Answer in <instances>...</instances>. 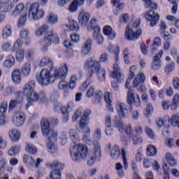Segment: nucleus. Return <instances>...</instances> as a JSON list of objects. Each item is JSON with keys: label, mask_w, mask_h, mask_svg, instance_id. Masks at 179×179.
<instances>
[{"label": "nucleus", "mask_w": 179, "mask_h": 179, "mask_svg": "<svg viewBox=\"0 0 179 179\" xmlns=\"http://www.w3.org/2000/svg\"><path fill=\"white\" fill-rule=\"evenodd\" d=\"M136 97V98H135ZM127 102L129 106L135 104L136 107H141V98L138 94H134V90L131 88H129L127 92Z\"/></svg>", "instance_id": "11"}, {"label": "nucleus", "mask_w": 179, "mask_h": 179, "mask_svg": "<svg viewBox=\"0 0 179 179\" xmlns=\"http://www.w3.org/2000/svg\"><path fill=\"white\" fill-rule=\"evenodd\" d=\"M94 72H95L100 82H104L106 80V69L101 68V64L94 71Z\"/></svg>", "instance_id": "20"}, {"label": "nucleus", "mask_w": 179, "mask_h": 179, "mask_svg": "<svg viewBox=\"0 0 179 179\" xmlns=\"http://www.w3.org/2000/svg\"><path fill=\"white\" fill-rule=\"evenodd\" d=\"M55 142L52 139H48V150L50 153H55L57 152V146Z\"/></svg>", "instance_id": "38"}, {"label": "nucleus", "mask_w": 179, "mask_h": 179, "mask_svg": "<svg viewBox=\"0 0 179 179\" xmlns=\"http://www.w3.org/2000/svg\"><path fill=\"white\" fill-rule=\"evenodd\" d=\"M59 89L66 94L68 93V81L65 80H61L59 83Z\"/></svg>", "instance_id": "46"}, {"label": "nucleus", "mask_w": 179, "mask_h": 179, "mask_svg": "<svg viewBox=\"0 0 179 179\" xmlns=\"http://www.w3.org/2000/svg\"><path fill=\"white\" fill-rule=\"evenodd\" d=\"M22 45H23V41H22V39H17L10 49L11 52H15V51H16L17 48H20V47H22Z\"/></svg>", "instance_id": "48"}, {"label": "nucleus", "mask_w": 179, "mask_h": 179, "mask_svg": "<svg viewBox=\"0 0 179 179\" xmlns=\"http://www.w3.org/2000/svg\"><path fill=\"white\" fill-rule=\"evenodd\" d=\"M37 82L41 86H47L51 85L55 82V76L52 67H50V70L43 69L41 73L36 76Z\"/></svg>", "instance_id": "2"}, {"label": "nucleus", "mask_w": 179, "mask_h": 179, "mask_svg": "<svg viewBox=\"0 0 179 179\" xmlns=\"http://www.w3.org/2000/svg\"><path fill=\"white\" fill-rule=\"evenodd\" d=\"M12 34V27L10 25L7 24L4 29H3L2 36L3 38H8V37H10Z\"/></svg>", "instance_id": "45"}, {"label": "nucleus", "mask_w": 179, "mask_h": 179, "mask_svg": "<svg viewBox=\"0 0 179 179\" xmlns=\"http://www.w3.org/2000/svg\"><path fill=\"white\" fill-rule=\"evenodd\" d=\"M78 5H79L78 3V0H74L70 5L69 8V12H71V13H73L74 12H76V10H78Z\"/></svg>", "instance_id": "58"}, {"label": "nucleus", "mask_w": 179, "mask_h": 179, "mask_svg": "<svg viewBox=\"0 0 179 179\" xmlns=\"http://www.w3.org/2000/svg\"><path fill=\"white\" fill-rule=\"evenodd\" d=\"M31 70V65H30L29 63H25L21 69V73H22L23 76H29V75H30Z\"/></svg>", "instance_id": "36"}, {"label": "nucleus", "mask_w": 179, "mask_h": 179, "mask_svg": "<svg viewBox=\"0 0 179 179\" xmlns=\"http://www.w3.org/2000/svg\"><path fill=\"white\" fill-rule=\"evenodd\" d=\"M145 2V8H150V9H157V3L152 2V0H143Z\"/></svg>", "instance_id": "53"}, {"label": "nucleus", "mask_w": 179, "mask_h": 179, "mask_svg": "<svg viewBox=\"0 0 179 179\" xmlns=\"http://www.w3.org/2000/svg\"><path fill=\"white\" fill-rule=\"evenodd\" d=\"M15 59L17 62H23L24 59V49H19L15 54Z\"/></svg>", "instance_id": "43"}, {"label": "nucleus", "mask_w": 179, "mask_h": 179, "mask_svg": "<svg viewBox=\"0 0 179 179\" xmlns=\"http://www.w3.org/2000/svg\"><path fill=\"white\" fill-rule=\"evenodd\" d=\"M52 43L53 44H59L60 43L58 34L54 30H51L46 33L44 36L43 41L39 43L41 51L43 52L47 51L48 47H50Z\"/></svg>", "instance_id": "3"}, {"label": "nucleus", "mask_w": 179, "mask_h": 179, "mask_svg": "<svg viewBox=\"0 0 179 179\" xmlns=\"http://www.w3.org/2000/svg\"><path fill=\"white\" fill-rule=\"evenodd\" d=\"M145 74L143 73H140L138 75H137L135 78V79L133 81V87H139L143 82H145Z\"/></svg>", "instance_id": "24"}, {"label": "nucleus", "mask_w": 179, "mask_h": 179, "mask_svg": "<svg viewBox=\"0 0 179 179\" xmlns=\"http://www.w3.org/2000/svg\"><path fill=\"white\" fill-rule=\"evenodd\" d=\"M113 126L114 128H117L118 129L119 132H124L125 129H124V122H122L120 119H115L113 120Z\"/></svg>", "instance_id": "30"}, {"label": "nucleus", "mask_w": 179, "mask_h": 179, "mask_svg": "<svg viewBox=\"0 0 179 179\" xmlns=\"http://www.w3.org/2000/svg\"><path fill=\"white\" fill-rule=\"evenodd\" d=\"M141 34L142 30L140 29H137L135 32L128 27L126 28L125 38L129 41H135L136 40H138Z\"/></svg>", "instance_id": "15"}, {"label": "nucleus", "mask_w": 179, "mask_h": 179, "mask_svg": "<svg viewBox=\"0 0 179 179\" xmlns=\"http://www.w3.org/2000/svg\"><path fill=\"white\" fill-rule=\"evenodd\" d=\"M102 97L103 93L101 91H96L92 99V102L94 104H100V103H101Z\"/></svg>", "instance_id": "40"}, {"label": "nucleus", "mask_w": 179, "mask_h": 179, "mask_svg": "<svg viewBox=\"0 0 179 179\" xmlns=\"http://www.w3.org/2000/svg\"><path fill=\"white\" fill-rule=\"evenodd\" d=\"M99 62H103V64H108V54L106 52L102 53L99 58Z\"/></svg>", "instance_id": "60"}, {"label": "nucleus", "mask_w": 179, "mask_h": 179, "mask_svg": "<svg viewBox=\"0 0 179 179\" xmlns=\"http://www.w3.org/2000/svg\"><path fill=\"white\" fill-rule=\"evenodd\" d=\"M23 162L24 163H28L31 166V165H34V163H36V158L33 157H30L28 155H24V157H23Z\"/></svg>", "instance_id": "50"}, {"label": "nucleus", "mask_w": 179, "mask_h": 179, "mask_svg": "<svg viewBox=\"0 0 179 179\" xmlns=\"http://www.w3.org/2000/svg\"><path fill=\"white\" fill-rule=\"evenodd\" d=\"M53 72L55 75V80L56 79H61V80H65L68 76V66L64 64L63 66L57 70H55Z\"/></svg>", "instance_id": "16"}, {"label": "nucleus", "mask_w": 179, "mask_h": 179, "mask_svg": "<svg viewBox=\"0 0 179 179\" xmlns=\"http://www.w3.org/2000/svg\"><path fill=\"white\" fill-rule=\"evenodd\" d=\"M121 156V151L118 145H114L110 150V157L113 160H117Z\"/></svg>", "instance_id": "27"}, {"label": "nucleus", "mask_w": 179, "mask_h": 179, "mask_svg": "<svg viewBox=\"0 0 179 179\" xmlns=\"http://www.w3.org/2000/svg\"><path fill=\"white\" fill-rule=\"evenodd\" d=\"M104 99L106 103H107L106 108L110 113H114V108H113V105H111V93L106 92L104 94Z\"/></svg>", "instance_id": "28"}, {"label": "nucleus", "mask_w": 179, "mask_h": 179, "mask_svg": "<svg viewBox=\"0 0 179 179\" xmlns=\"http://www.w3.org/2000/svg\"><path fill=\"white\" fill-rule=\"evenodd\" d=\"M100 65L99 60L93 59L92 58L87 59L84 64L83 68L85 71H90L87 74V78L91 79L94 75V71H96Z\"/></svg>", "instance_id": "8"}, {"label": "nucleus", "mask_w": 179, "mask_h": 179, "mask_svg": "<svg viewBox=\"0 0 179 179\" xmlns=\"http://www.w3.org/2000/svg\"><path fill=\"white\" fill-rule=\"evenodd\" d=\"M76 80H78V77L76 76H72L70 79V83H69V87L71 90H73L76 86Z\"/></svg>", "instance_id": "56"}, {"label": "nucleus", "mask_w": 179, "mask_h": 179, "mask_svg": "<svg viewBox=\"0 0 179 179\" xmlns=\"http://www.w3.org/2000/svg\"><path fill=\"white\" fill-rule=\"evenodd\" d=\"M162 169L164 171V179H170V173H169V171H170V169L166 165V164H164L162 165Z\"/></svg>", "instance_id": "57"}, {"label": "nucleus", "mask_w": 179, "mask_h": 179, "mask_svg": "<svg viewBox=\"0 0 179 179\" xmlns=\"http://www.w3.org/2000/svg\"><path fill=\"white\" fill-rule=\"evenodd\" d=\"M15 65V57L13 55H8L3 62L4 68H12Z\"/></svg>", "instance_id": "31"}, {"label": "nucleus", "mask_w": 179, "mask_h": 179, "mask_svg": "<svg viewBox=\"0 0 179 179\" xmlns=\"http://www.w3.org/2000/svg\"><path fill=\"white\" fill-rule=\"evenodd\" d=\"M108 51L113 54H120V46H114L113 44L109 43L108 46Z\"/></svg>", "instance_id": "54"}, {"label": "nucleus", "mask_w": 179, "mask_h": 179, "mask_svg": "<svg viewBox=\"0 0 179 179\" xmlns=\"http://www.w3.org/2000/svg\"><path fill=\"white\" fill-rule=\"evenodd\" d=\"M39 65L40 66H47V65H50V68H52V59L48 57H43L41 58Z\"/></svg>", "instance_id": "34"}, {"label": "nucleus", "mask_w": 179, "mask_h": 179, "mask_svg": "<svg viewBox=\"0 0 179 179\" xmlns=\"http://www.w3.org/2000/svg\"><path fill=\"white\" fill-rule=\"evenodd\" d=\"M69 27L71 31H79V24L73 19L69 20Z\"/></svg>", "instance_id": "39"}, {"label": "nucleus", "mask_w": 179, "mask_h": 179, "mask_svg": "<svg viewBox=\"0 0 179 179\" xmlns=\"http://www.w3.org/2000/svg\"><path fill=\"white\" fill-rule=\"evenodd\" d=\"M174 69H176V64L172 62L165 67L164 72L166 75H169V73H171Z\"/></svg>", "instance_id": "51"}, {"label": "nucleus", "mask_w": 179, "mask_h": 179, "mask_svg": "<svg viewBox=\"0 0 179 179\" xmlns=\"http://www.w3.org/2000/svg\"><path fill=\"white\" fill-rule=\"evenodd\" d=\"M41 125L42 135L48 137V139H52L53 142H57L58 134L57 131L51 129L48 120L45 118L41 119Z\"/></svg>", "instance_id": "4"}, {"label": "nucleus", "mask_w": 179, "mask_h": 179, "mask_svg": "<svg viewBox=\"0 0 179 179\" xmlns=\"http://www.w3.org/2000/svg\"><path fill=\"white\" fill-rule=\"evenodd\" d=\"M20 37L22 40L29 41L30 40V32L27 29H22L20 31Z\"/></svg>", "instance_id": "55"}, {"label": "nucleus", "mask_w": 179, "mask_h": 179, "mask_svg": "<svg viewBox=\"0 0 179 179\" xmlns=\"http://www.w3.org/2000/svg\"><path fill=\"white\" fill-rule=\"evenodd\" d=\"M55 110L58 113H62L64 115V120L68 121V108L66 106H55Z\"/></svg>", "instance_id": "41"}, {"label": "nucleus", "mask_w": 179, "mask_h": 179, "mask_svg": "<svg viewBox=\"0 0 179 179\" xmlns=\"http://www.w3.org/2000/svg\"><path fill=\"white\" fill-rule=\"evenodd\" d=\"M90 142L88 145H92L91 148H87L84 144H77L75 147L70 148V156L73 162L80 163L87 160V166H94L96 160H100L101 157V147L100 143Z\"/></svg>", "instance_id": "1"}, {"label": "nucleus", "mask_w": 179, "mask_h": 179, "mask_svg": "<svg viewBox=\"0 0 179 179\" xmlns=\"http://www.w3.org/2000/svg\"><path fill=\"white\" fill-rule=\"evenodd\" d=\"M90 24L91 27H87L88 31H94L92 34L94 40H96L99 45H101L103 43H104V38L102 36L101 34H100V27L97 26L94 18L91 20Z\"/></svg>", "instance_id": "5"}, {"label": "nucleus", "mask_w": 179, "mask_h": 179, "mask_svg": "<svg viewBox=\"0 0 179 179\" xmlns=\"http://www.w3.org/2000/svg\"><path fill=\"white\" fill-rule=\"evenodd\" d=\"M91 115L92 111L90 110H86L83 112V114L78 122L79 128L87 135H90V127H89V122H90V117Z\"/></svg>", "instance_id": "7"}, {"label": "nucleus", "mask_w": 179, "mask_h": 179, "mask_svg": "<svg viewBox=\"0 0 179 179\" xmlns=\"http://www.w3.org/2000/svg\"><path fill=\"white\" fill-rule=\"evenodd\" d=\"M103 34L105 36H107V37L110 40H114L115 38V36H117V34L115 31L113 30V28L107 25L103 28Z\"/></svg>", "instance_id": "23"}, {"label": "nucleus", "mask_w": 179, "mask_h": 179, "mask_svg": "<svg viewBox=\"0 0 179 179\" xmlns=\"http://www.w3.org/2000/svg\"><path fill=\"white\" fill-rule=\"evenodd\" d=\"M12 122L15 127H22L24 124V114L20 111L14 112Z\"/></svg>", "instance_id": "17"}, {"label": "nucleus", "mask_w": 179, "mask_h": 179, "mask_svg": "<svg viewBox=\"0 0 179 179\" xmlns=\"http://www.w3.org/2000/svg\"><path fill=\"white\" fill-rule=\"evenodd\" d=\"M93 44V41L92 39H87L81 50V52L83 55H87L89 52H90V50H92V45Z\"/></svg>", "instance_id": "22"}, {"label": "nucleus", "mask_w": 179, "mask_h": 179, "mask_svg": "<svg viewBox=\"0 0 179 179\" xmlns=\"http://www.w3.org/2000/svg\"><path fill=\"white\" fill-rule=\"evenodd\" d=\"M22 107H23L22 100L19 99H13L9 103L8 111H16V110H20Z\"/></svg>", "instance_id": "18"}, {"label": "nucleus", "mask_w": 179, "mask_h": 179, "mask_svg": "<svg viewBox=\"0 0 179 179\" xmlns=\"http://www.w3.org/2000/svg\"><path fill=\"white\" fill-rule=\"evenodd\" d=\"M34 87H36V82L31 80L24 86L22 89V94H27L31 92H34Z\"/></svg>", "instance_id": "21"}, {"label": "nucleus", "mask_w": 179, "mask_h": 179, "mask_svg": "<svg viewBox=\"0 0 179 179\" xmlns=\"http://www.w3.org/2000/svg\"><path fill=\"white\" fill-rule=\"evenodd\" d=\"M145 132H146L148 136H149L150 138V139L156 138V133H155V131H153V130H152V129H150V127L145 128Z\"/></svg>", "instance_id": "63"}, {"label": "nucleus", "mask_w": 179, "mask_h": 179, "mask_svg": "<svg viewBox=\"0 0 179 179\" xmlns=\"http://www.w3.org/2000/svg\"><path fill=\"white\" fill-rule=\"evenodd\" d=\"M50 167L53 171H61V170L65 169V165L61 162L55 161L50 164Z\"/></svg>", "instance_id": "32"}, {"label": "nucleus", "mask_w": 179, "mask_h": 179, "mask_svg": "<svg viewBox=\"0 0 179 179\" xmlns=\"http://www.w3.org/2000/svg\"><path fill=\"white\" fill-rule=\"evenodd\" d=\"M9 138L11 141H14L15 142H17L19 139H20L21 134L17 129H11L8 131Z\"/></svg>", "instance_id": "26"}, {"label": "nucleus", "mask_w": 179, "mask_h": 179, "mask_svg": "<svg viewBox=\"0 0 179 179\" xmlns=\"http://www.w3.org/2000/svg\"><path fill=\"white\" fill-rule=\"evenodd\" d=\"M26 150L28 153H31V155H35V153H37V148L31 143L27 144Z\"/></svg>", "instance_id": "52"}, {"label": "nucleus", "mask_w": 179, "mask_h": 179, "mask_svg": "<svg viewBox=\"0 0 179 179\" xmlns=\"http://www.w3.org/2000/svg\"><path fill=\"white\" fill-rule=\"evenodd\" d=\"M23 10H24V5L23 3H18L12 12V15L13 16H19Z\"/></svg>", "instance_id": "37"}, {"label": "nucleus", "mask_w": 179, "mask_h": 179, "mask_svg": "<svg viewBox=\"0 0 179 179\" xmlns=\"http://www.w3.org/2000/svg\"><path fill=\"white\" fill-rule=\"evenodd\" d=\"M11 78L14 83L19 85V83H20L22 81V73H20V70H14L11 73Z\"/></svg>", "instance_id": "25"}, {"label": "nucleus", "mask_w": 179, "mask_h": 179, "mask_svg": "<svg viewBox=\"0 0 179 179\" xmlns=\"http://www.w3.org/2000/svg\"><path fill=\"white\" fill-rule=\"evenodd\" d=\"M20 152V146L14 145L8 150V156H16V155L19 154Z\"/></svg>", "instance_id": "44"}, {"label": "nucleus", "mask_w": 179, "mask_h": 179, "mask_svg": "<svg viewBox=\"0 0 179 179\" xmlns=\"http://www.w3.org/2000/svg\"><path fill=\"white\" fill-rule=\"evenodd\" d=\"M12 8H13V6H12V3L9 1V0H7L0 4L1 12H10V10H12Z\"/></svg>", "instance_id": "29"}, {"label": "nucleus", "mask_w": 179, "mask_h": 179, "mask_svg": "<svg viewBox=\"0 0 179 179\" xmlns=\"http://www.w3.org/2000/svg\"><path fill=\"white\" fill-rule=\"evenodd\" d=\"M49 179H61V171H52L50 173Z\"/></svg>", "instance_id": "61"}, {"label": "nucleus", "mask_w": 179, "mask_h": 179, "mask_svg": "<svg viewBox=\"0 0 179 179\" xmlns=\"http://www.w3.org/2000/svg\"><path fill=\"white\" fill-rule=\"evenodd\" d=\"M6 110H8V103L3 102L0 106V126L5 125Z\"/></svg>", "instance_id": "19"}, {"label": "nucleus", "mask_w": 179, "mask_h": 179, "mask_svg": "<svg viewBox=\"0 0 179 179\" xmlns=\"http://www.w3.org/2000/svg\"><path fill=\"white\" fill-rule=\"evenodd\" d=\"M48 23L49 24H56V23H58V16L54 13H50L48 16Z\"/></svg>", "instance_id": "49"}, {"label": "nucleus", "mask_w": 179, "mask_h": 179, "mask_svg": "<svg viewBox=\"0 0 179 179\" xmlns=\"http://www.w3.org/2000/svg\"><path fill=\"white\" fill-rule=\"evenodd\" d=\"M160 68H162V60L154 59L151 64L152 71H159Z\"/></svg>", "instance_id": "47"}, {"label": "nucleus", "mask_w": 179, "mask_h": 179, "mask_svg": "<svg viewBox=\"0 0 179 179\" xmlns=\"http://www.w3.org/2000/svg\"><path fill=\"white\" fill-rule=\"evenodd\" d=\"M115 169L117 171L118 176L120 178L124 177V171L122 169H123L122 164H121V163L118 162L115 165Z\"/></svg>", "instance_id": "59"}, {"label": "nucleus", "mask_w": 179, "mask_h": 179, "mask_svg": "<svg viewBox=\"0 0 179 179\" xmlns=\"http://www.w3.org/2000/svg\"><path fill=\"white\" fill-rule=\"evenodd\" d=\"M146 153L150 157H153L154 156H156V155H157V150L154 145H149L147 148Z\"/></svg>", "instance_id": "42"}, {"label": "nucleus", "mask_w": 179, "mask_h": 179, "mask_svg": "<svg viewBox=\"0 0 179 179\" xmlns=\"http://www.w3.org/2000/svg\"><path fill=\"white\" fill-rule=\"evenodd\" d=\"M89 20H90V13L85 10H81L78 13V22L83 27H91L92 24L89 25Z\"/></svg>", "instance_id": "12"}, {"label": "nucleus", "mask_w": 179, "mask_h": 179, "mask_svg": "<svg viewBox=\"0 0 179 179\" xmlns=\"http://www.w3.org/2000/svg\"><path fill=\"white\" fill-rule=\"evenodd\" d=\"M24 96H26V100L27 101V110L31 106H33V103L40 101L41 103L45 101V94L44 92H41L40 94H37L36 92L32 91L31 92H28L24 94Z\"/></svg>", "instance_id": "6"}, {"label": "nucleus", "mask_w": 179, "mask_h": 179, "mask_svg": "<svg viewBox=\"0 0 179 179\" xmlns=\"http://www.w3.org/2000/svg\"><path fill=\"white\" fill-rule=\"evenodd\" d=\"M116 111L120 118H125L128 114V107L127 103L121 100H117L115 105Z\"/></svg>", "instance_id": "13"}, {"label": "nucleus", "mask_w": 179, "mask_h": 179, "mask_svg": "<svg viewBox=\"0 0 179 179\" xmlns=\"http://www.w3.org/2000/svg\"><path fill=\"white\" fill-rule=\"evenodd\" d=\"M27 17L26 15L20 16L17 22V27H23L26 24V20Z\"/></svg>", "instance_id": "62"}, {"label": "nucleus", "mask_w": 179, "mask_h": 179, "mask_svg": "<svg viewBox=\"0 0 179 179\" xmlns=\"http://www.w3.org/2000/svg\"><path fill=\"white\" fill-rule=\"evenodd\" d=\"M166 162L169 166L171 167H174V166L177 165V160L174 158V155H173L171 153L168 152L166 155Z\"/></svg>", "instance_id": "35"}, {"label": "nucleus", "mask_w": 179, "mask_h": 179, "mask_svg": "<svg viewBox=\"0 0 179 179\" xmlns=\"http://www.w3.org/2000/svg\"><path fill=\"white\" fill-rule=\"evenodd\" d=\"M145 19L147 22H150V26H151V27H155V26L159 23L160 15L159 13H156L153 11V10H150L146 13Z\"/></svg>", "instance_id": "14"}, {"label": "nucleus", "mask_w": 179, "mask_h": 179, "mask_svg": "<svg viewBox=\"0 0 179 179\" xmlns=\"http://www.w3.org/2000/svg\"><path fill=\"white\" fill-rule=\"evenodd\" d=\"M48 25L44 24L36 30L35 34L37 36V37H41V36H43L45 31H48Z\"/></svg>", "instance_id": "33"}, {"label": "nucleus", "mask_w": 179, "mask_h": 179, "mask_svg": "<svg viewBox=\"0 0 179 179\" xmlns=\"http://www.w3.org/2000/svg\"><path fill=\"white\" fill-rule=\"evenodd\" d=\"M97 91H96L94 90V87H90L87 91V93H86V96L88 98H90V97H93V96H94L96 94V92Z\"/></svg>", "instance_id": "64"}, {"label": "nucleus", "mask_w": 179, "mask_h": 179, "mask_svg": "<svg viewBox=\"0 0 179 179\" xmlns=\"http://www.w3.org/2000/svg\"><path fill=\"white\" fill-rule=\"evenodd\" d=\"M29 17L34 20H40L44 17V10L40 9L38 3H34L31 5L29 10Z\"/></svg>", "instance_id": "9"}, {"label": "nucleus", "mask_w": 179, "mask_h": 179, "mask_svg": "<svg viewBox=\"0 0 179 179\" xmlns=\"http://www.w3.org/2000/svg\"><path fill=\"white\" fill-rule=\"evenodd\" d=\"M120 53H115V64L113 65V71L111 77L113 79H117L119 83H122V82H124V75L121 74L120 67L118 66V61H119L118 55Z\"/></svg>", "instance_id": "10"}]
</instances>
